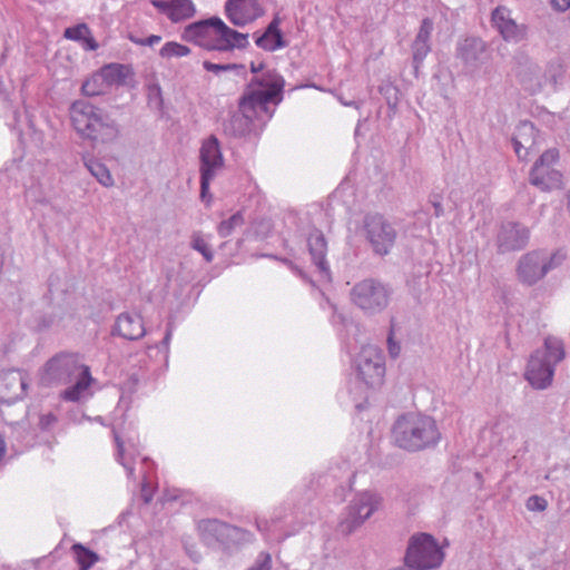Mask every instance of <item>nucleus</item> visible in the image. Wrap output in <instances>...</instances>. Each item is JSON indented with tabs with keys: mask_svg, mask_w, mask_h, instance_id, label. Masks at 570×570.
<instances>
[{
	"mask_svg": "<svg viewBox=\"0 0 570 570\" xmlns=\"http://www.w3.org/2000/svg\"><path fill=\"white\" fill-rule=\"evenodd\" d=\"M379 504V498L368 491L357 494L347 508V515L340 522V531L351 534L377 510Z\"/></svg>",
	"mask_w": 570,
	"mask_h": 570,
	"instance_id": "obj_9",
	"label": "nucleus"
},
{
	"mask_svg": "<svg viewBox=\"0 0 570 570\" xmlns=\"http://www.w3.org/2000/svg\"><path fill=\"white\" fill-rule=\"evenodd\" d=\"M86 166L101 185L106 187L114 185L112 176L102 163L98 160H89Z\"/></svg>",
	"mask_w": 570,
	"mask_h": 570,
	"instance_id": "obj_30",
	"label": "nucleus"
},
{
	"mask_svg": "<svg viewBox=\"0 0 570 570\" xmlns=\"http://www.w3.org/2000/svg\"><path fill=\"white\" fill-rule=\"evenodd\" d=\"M170 338H171V331L168 330L166 335H165V337H164V340H163V344H164V346L166 348H168V346H169Z\"/></svg>",
	"mask_w": 570,
	"mask_h": 570,
	"instance_id": "obj_50",
	"label": "nucleus"
},
{
	"mask_svg": "<svg viewBox=\"0 0 570 570\" xmlns=\"http://www.w3.org/2000/svg\"><path fill=\"white\" fill-rule=\"evenodd\" d=\"M200 195L206 197L209 184L215 177L217 170L223 168L224 158L220 150L219 141L215 136H210L203 141L200 150Z\"/></svg>",
	"mask_w": 570,
	"mask_h": 570,
	"instance_id": "obj_10",
	"label": "nucleus"
},
{
	"mask_svg": "<svg viewBox=\"0 0 570 570\" xmlns=\"http://www.w3.org/2000/svg\"><path fill=\"white\" fill-rule=\"evenodd\" d=\"M428 52L429 51H424V45L423 43L416 46V41H414L413 58H414L415 62H421L425 58Z\"/></svg>",
	"mask_w": 570,
	"mask_h": 570,
	"instance_id": "obj_44",
	"label": "nucleus"
},
{
	"mask_svg": "<svg viewBox=\"0 0 570 570\" xmlns=\"http://www.w3.org/2000/svg\"><path fill=\"white\" fill-rule=\"evenodd\" d=\"M358 379L370 387L383 384L385 364L382 352L375 346H364L356 360Z\"/></svg>",
	"mask_w": 570,
	"mask_h": 570,
	"instance_id": "obj_8",
	"label": "nucleus"
},
{
	"mask_svg": "<svg viewBox=\"0 0 570 570\" xmlns=\"http://www.w3.org/2000/svg\"><path fill=\"white\" fill-rule=\"evenodd\" d=\"M491 21L507 41H520L525 37V27L517 24L511 18V11L505 7L495 8Z\"/></svg>",
	"mask_w": 570,
	"mask_h": 570,
	"instance_id": "obj_16",
	"label": "nucleus"
},
{
	"mask_svg": "<svg viewBox=\"0 0 570 570\" xmlns=\"http://www.w3.org/2000/svg\"><path fill=\"white\" fill-rule=\"evenodd\" d=\"M263 68H264L263 63H258V65H256L254 62L250 63V71L254 73L262 71Z\"/></svg>",
	"mask_w": 570,
	"mask_h": 570,
	"instance_id": "obj_49",
	"label": "nucleus"
},
{
	"mask_svg": "<svg viewBox=\"0 0 570 570\" xmlns=\"http://www.w3.org/2000/svg\"><path fill=\"white\" fill-rule=\"evenodd\" d=\"M191 247L199 252L207 262H212L214 258L213 250L210 249L207 242L198 234H195L191 239Z\"/></svg>",
	"mask_w": 570,
	"mask_h": 570,
	"instance_id": "obj_33",
	"label": "nucleus"
},
{
	"mask_svg": "<svg viewBox=\"0 0 570 570\" xmlns=\"http://www.w3.org/2000/svg\"><path fill=\"white\" fill-rule=\"evenodd\" d=\"M444 558L443 548L432 534L416 532L409 538L403 561L410 570H435Z\"/></svg>",
	"mask_w": 570,
	"mask_h": 570,
	"instance_id": "obj_5",
	"label": "nucleus"
},
{
	"mask_svg": "<svg viewBox=\"0 0 570 570\" xmlns=\"http://www.w3.org/2000/svg\"><path fill=\"white\" fill-rule=\"evenodd\" d=\"M79 357L76 354L61 353L49 360L45 366V374L48 380H60L69 376L75 371Z\"/></svg>",
	"mask_w": 570,
	"mask_h": 570,
	"instance_id": "obj_17",
	"label": "nucleus"
},
{
	"mask_svg": "<svg viewBox=\"0 0 570 570\" xmlns=\"http://www.w3.org/2000/svg\"><path fill=\"white\" fill-rule=\"evenodd\" d=\"M203 67L205 70L218 73L219 71H229L237 68V65L235 63H227V65H218L210 61H204Z\"/></svg>",
	"mask_w": 570,
	"mask_h": 570,
	"instance_id": "obj_38",
	"label": "nucleus"
},
{
	"mask_svg": "<svg viewBox=\"0 0 570 570\" xmlns=\"http://www.w3.org/2000/svg\"><path fill=\"white\" fill-rule=\"evenodd\" d=\"M514 149L519 158H524L528 155V147L522 144L521 132L513 139Z\"/></svg>",
	"mask_w": 570,
	"mask_h": 570,
	"instance_id": "obj_41",
	"label": "nucleus"
},
{
	"mask_svg": "<svg viewBox=\"0 0 570 570\" xmlns=\"http://www.w3.org/2000/svg\"><path fill=\"white\" fill-rule=\"evenodd\" d=\"M197 529L202 541L208 547L232 550L252 541V533L243 528L232 525L218 519H203Z\"/></svg>",
	"mask_w": 570,
	"mask_h": 570,
	"instance_id": "obj_6",
	"label": "nucleus"
},
{
	"mask_svg": "<svg viewBox=\"0 0 570 570\" xmlns=\"http://www.w3.org/2000/svg\"><path fill=\"white\" fill-rule=\"evenodd\" d=\"M392 440L400 449L419 452L436 445L441 440V432L433 417L421 413H406L395 421Z\"/></svg>",
	"mask_w": 570,
	"mask_h": 570,
	"instance_id": "obj_2",
	"label": "nucleus"
},
{
	"mask_svg": "<svg viewBox=\"0 0 570 570\" xmlns=\"http://www.w3.org/2000/svg\"><path fill=\"white\" fill-rule=\"evenodd\" d=\"M108 90L106 82H104V79L98 71L88 77L81 86V92L89 97L104 95Z\"/></svg>",
	"mask_w": 570,
	"mask_h": 570,
	"instance_id": "obj_29",
	"label": "nucleus"
},
{
	"mask_svg": "<svg viewBox=\"0 0 570 570\" xmlns=\"http://www.w3.org/2000/svg\"><path fill=\"white\" fill-rule=\"evenodd\" d=\"M71 550L75 553L76 561L81 570H89L100 560L98 553L85 547L82 543L72 544Z\"/></svg>",
	"mask_w": 570,
	"mask_h": 570,
	"instance_id": "obj_27",
	"label": "nucleus"
},
{
	"mask_svg": "<svg viewBox=\"0 0 570 570\" xmlns=\"http://www.w3.org/2000/svg\"><path fill=\"white\" fill-rule=\"evenodd\" d=\"M551 4L558 11H566L570 8V0H551Z\"/></svg>",
	"mask_w": 570,
	"mask_h": 570,
	"instance_id": "obj_46",
	"label": "nucleus"
},
{
	"mask_svg": "<svg viewBox=\"0 0 570 570\" xmlns=\"http://www.w3.org/2000/svg\"><path fill=\"white\" fill-rule=\"evenodd\" d=\"M7 455V443L6 440L0 435V462L6 459Z\"/></svg>",
	"mask_w": 570,
	"mask_h": 570,
	"instance_id": "obj_47",
	"label": "nucleus"
},
{
	"mask_svg": "<svg viewBox=\"0 0 570 570\" xmlns=\"http://www.w3.org/2000/svg\"><path fill=\"white\" fill-rule=\"evenodd\" d=\"M393 335H394L393 330H391V333L387 338L389 352L393 357H396L400 354L401 348H400V345L394 342Z\"/></svg>",
	"mask_w": 570,
	"mask_h": 570,
	"instance_id": "obj_45",
	"label": "nucleus"
},
{
	"mask_svg": "<svg viewBox=\"0 0 570 570\" xmlns=\"http://www.w3.org/2000/svg\"><path fill=\"white\" fill-rule=\"evenodd\" d=\"M80 367L82 368L81 377L75 385L67 389L62 393V399L66 401H78L92 383L89 367L87 365H81Z\"/></svg>",
	"mask_w": 570,
	"mask_h": 570,
	"instance_id": "obj_25",
	"label": "nucleus"
},
{
	"mask_svg": "<svg viewBox=\"0 0 570 570\" xmlns=\"http://www.w3.org/2000/svg\"><path fill=\"white\" fill-rule=\"evenodd\" d=\"M140 497L145 504H149L154 498V487L147 472L142 473V480L140 483Z\"/></svg>",
	"mask_w": 570,
	"mask_h": 570,
	"instance_id": "obj_35",
	"label": "nucleus"
},
{
	"mask_svg": "<svg viewBox=\"0 0 570 570\" xmlns=\"http://www.w3.org/2000/svg\"><path fill=\"white\" fill-rule=\"evenodd\" d=\"M432 29H433V23H432L431 19H429V18L423 19L420 30H419V33L415 38V41H416V46L421 45V43L424 45V51H430L429 41H430L431 33H432Z\"/></svg>",
	"mask_w": 570,
	"mask_h": 570,
	"instance_id": "obj_32",
	"label": "nucleus"
},
{
	"mask_svg": "<svg viewBox=\"0 0 570 570\" xmlns=\"http://www.w3.org/2000/svg\"><path fill=\"white\" fill-rule=\"evenodd\" d=\"M525 507L529 511L542 512L547 509L548 502L544 498L533 494L528 498Z\"/></svg>",
	"mask_w": 570,
	"mask_h": 570,
	"instance_id": "obj_37",
	"label": "nucleus"
},
{
	"mask_svg": "<svg viewBox=\"0 0 570 570\" xmlns=\"http://www.w3.org/2000/svg\"><path fill=\"white\" fill-rule=\"evenodd\" d=\"M307 243H308L309 253H311L315 264L317 265V267L320 268L321 272L328 275V266L325 261V256H326V252H327V243H326V239H325L324 235L322 234V232H320V230L312 232L308 236Z\"/></svg>",
	"mask_w": 570,
	"mask_h": 570,
	"instance_id": "obj_21",
	"label": "nucleus"
},
{
	"mask_svg": "<svg viewBox=\"0 0 570 570\" xmlns=\"http://www.w3.org/2000/svg\"><path fill=\"white\" fill-rule=\"evenodd\" d=\"M70 118L73 128L83 138L105 144L118 137L117 125L105 120L101 110L89 102L75 101L70 108Z\"/></svg>",
	"mask_w": 570,
	"mask_h": 570,
	"instance_id": "obj_4",
	"label": "nucleus"
},
{
	"mask_svg": "<svg viewBox=\"0 0 570 570\" xmlns=\"http://www.w3.org/2000/svg\"><path fill=\"white\" fill-rule=\"evenodd\" d=\"M273 523H274V520L268 521L266 519H256V521H255L257 530L265 537H268V533L271 531V527Z\"/></svg>",
	"mask_w": 570,
	"mask_h": 570,
	"instance_id": "obj_42",
	"label": "nucleus"
},
{
	"mask_svg": "<svg viewBox=\"0 0 570 570\" xmlns=\"http://www.w3.org/2000/svg\"><path fill=\"white\" fill-rule=\"evenodd\" d=\"M58 414L55 412H45L39 415L38 428L41 431H51L58 424Z\"/></svg>",
	"mask_w": 570,
	"mask_h": 570,
	"instance_id": "obj_34",
	"label": "nucleus"
},
{
	"mask_svg": "<svg viewBox=\"0 0 570 570\" xmlns=\"http://www.w3.org/2000/svg\"><path fill=\"white\" fill-rule=\"evenodd\" d=\"M243 223V217L239 214L233 215L228 220L222 222L218 226V233L220 236H228L236 225Z\"/></svg>",
	"mask_w": 570,
	"mask_h": 570,
	"instance_id": "obj_36",
	"label": "nucleus"
},
{
	"mask_svg": "<svg viewBox=\"0 0 570 570\" xmlns=\"http://www.w3.org/2000/svg\"><path fill=\"white\" fill-rule=\"evenodd\" d=\"M256 45L267 51H275L285 47V41L279 30L278 18L273 19L265 32L256 39Z\"/></svg>",
	"mask_w": 570,
	"mask_h": 570,
	"instance_id": "obj_23",
	"label": "nucleus"
},
{
	"mask_svg": "<svg viewBox=\"0 0 570 570\" xmlns=\"http://www.w3.org/2000/svg\"><path fill=\"white\" fill-rule=\"evenodd\" d=\"M190 52V49L187 46H184L181 43L169 41L163 46L160 49V56L163 58H174V57H185L188 56Z\"/></svg>",
	"mask_w": 570,
	"mask_h": 570,
	"instance_id": "obj_31",
	"label": "nucleus"
},
{
	"mask_svg": "<svg viewBox=\"0 0 570 570\" xmlns=\"http://www.w3.org/2000/svg\"><path fill=\"white\" fill-rule=\"evenodd\" d=\"M98 72L106 82L108 89L114 85H122L128 78L134 76L132 69L129 66L120 63H109L101 67Z\"/></svg>",
	"mask_w": 570,
	"mask_h": 570,
	"instance_id": "obj_22",
	"label": "nucleus"
},
{
	"mask_svg": "<svg viewBox=\"0 0 570 570\" xmlns=\"http://www.w3.org/2000/svg\"><path fill=\"white\" fill-rule=\"evenodd\" d=\"M27 377L19 370L0 373V402L13 403L26 395Z\"/></svg>",
	"mask_w": 570,
	"mask_h": 570,
	"instance_id": "obj_15",
	"label": "nucleus"
},
{
	"mask_svg": "<svg viewBox=\"0 0 570 570\" xmlns=\"http://www.w3.org/2000/svg\"><path fill=\"white\" fill-rule=\"evenodd\" d=\"M528 239V229L513 223L504 225L499 235L500 248L502 250L521 249L525 246Z\"/></svg>",
	"mask_w": 570,
	"mask_h": 570,
	"instance_id": "obj_18",
	"label": "nucleus"
},
{
	"mask_svg": "<svg viewBox=\"0 0 570 570\" xmlns=\"http://www.w3.org/2000/svg\"><path fill=\"white\" fill-rule=\"evenodd\" d=\"M563 256L553 254L548 257L542 252H531L522 256L518 265V277L523 284L532 285L561 262Z\"/></svg>",
	"mask_w": 570,
	"mask_h": 570,
	"instance_id": "obj_7",
	"label": "nucleus"
},
{
	"mask_svg": "<svg viewBox=\"0 0 570 570\" xmlns=\"http://www.w3.org/2000/svg\"><path fill=\"white\" fill-rule=\"evenodd\" d=\"M285 79L275 71L254 77L239 99V110L244 117L253 119L268 111V106H277L284 96Z\"/></svg>",
	"mask_w": 570,
	"mask_h": 570,
	"instance_id": "obj_3",
	"label": "nucleus"
},
{
	"mask_svg": "<svg viewBox=\"0 0 570 570\" xmlns=\"http://www.w3.org/2000/svg\"><path fill=\"white\" fill-rule=\"evenodd\" d=\"M63 37L68 40L81 42L85 50L95 51L99 45L86 23H79L65 30Z\"/></svg>",
	"mask_w": 570,
	"mask_h": 570,
	"instance_id": "obj_24",
	"label": "nucleus"
},
{
	"mask_svg": "<svg viewBox=\"0 0 570 570\" xmlns=\"http://www.w3.org/2000/svg\"><path fill=\"white\" fill-rule=\"evenodd\" d=\"M272 559L268 553L261 554L256 562L247 570H271Z\"/></svg>",
	"mask_w": 570,
	"mask_h": 570,
	"instance_id": "obj_39",
	"label": "nucleus"
},
{
	"mask_svg": "<svg viewBox=\"0 0 570 570\" xmlns=\"http://www.w3.org/2000/svg\"><path fill=\"white\" fill-rule=\"evenodd\" d=\"M183 39L210 51H233L248 46V35L228 27L220 18L213 17L188 24Z\"/></svg>",
	"mask_w": 570,
	"mask_h": 570,
	"instance_id": "obj_1",
	"label": "nucleus"
},
{
	"mask_svg": "<svg viewBox=\"0 0 570 570\" xmlns=\"http://www.w3.org/2000/svg\"><path fill=\"white\" fill-rule=\"evenodd\" d=\"M558 160L559 151L557 149L544 151L531 170V184L542 190L557 187L561 183V174L554 168Z\"/></svg>",
	"mask_w": 570,
	"mask_h": 570,
	"instance_id": "obj_12",
	"label": "nucleus"
},
{
	"mask_svg": "<svg viewBox=\"0 0 570 570\" xmlns=\"http://www.w3.org/2000/svg\"><path fill=\"white\" fill-rule=\"evenodd\" d=\"M116 441H117V444H118L119 450H121V449H122V443H120V442H119V439H118V438L116 439Z\"/></svg>",
	"mask_w": 570,
	"mask_h": 570,
	"instance_id": "obj_52",
	"label": "nucleus"
},
{
	"mask_svg": "<svg viewBox=\"0 0 570 570\" xmlns=\"http://www.w3.org/2000/svg\"><path fill=\"white\" fill-rule=\"evenodd\" d=\"M366 235L374 250L381 255L387 254L393 247L396 233L380 215H370L365 219Z\"/></svg>",
	"mask_w": 570,
	"mask_h": 570,
	"instance_id": "obj_14",
	"label": "nucleus"
},
{
	"mask_svg": "<svg viewBox=\"0 0 570 570\" xmlns=\"http://www.w3.org/2000/svg\"><path fill=\"white\" fill-rule=\"evenodd\" d=\"M127 470V475L131 478L134 475V466L132 465H125Z\"/></svg>",
	"mask_w": 570,
	"mask_h": 570,
	"instance_id": "obj_51",
	"label": "nucleus"
},
{
	"mask_svg": "<svg viewBox=\"0 0 570 570\" xmlns=\"http://www.w3.org/2000/svg\"><path fill=\"white\" fill-rule=\"evenodd\" d=\"M351 296L358 307L372 312L382 309L389 302L386 288L373 279H364L357 283L353 287Z\"/></svg>",
	"mask_w": 570,
	"mask_h": 570,
	"instance_id": "obj_11",
	"label": "nucleus"
},
{
	"mask_svg": "<svg viewBox=\"0 0 570 570\" xmlns=\"http://www.w3.org/2000/svg\"><path fill=\"white\" fill-rule=\"evenodd\" d=\"M520 131H523L524 134L533 135V132H534V128H533V126H532V125L524 124V125L520 128Z\"/></svg>",
	"mask_w": 570,
	"mask_h": 570,
	"instance_id": "obj_48",
	"label": "nucleus"
},
{
	"mask_svg": "<svg viewBox=\"0 0 570 570\" xmlns=\"http://www.w3.org/2000/svg\"><path fill=\"white\" fill-rule=\"evenodd\" d=\"M546 355L544 363L550 366L562 361L564 358V346L563 343L557 337H548L544 342Z\"/></svg>",
	"mask_w": 570,
	"mask_h": 570,
	"instance_id": "obj_28",
	"label": "nucleus"
},
{
	"mask_svg": "<svg viewBox=\"0 0 570 570\" xmlns=\"http://www.w3.org/2000/svg\"><path fill=\"white\" fill-rule=\"evenodd\" d=\"M130 41L136 43V45H139V46H154V45H157L161 41V37L160 36H157V35H151L147 38H135L132 36L129 37Z\"/></svg>",
	"mask_w": 570,
	"mask_h": 570,
	"instance_id": "obj_40",
	"label": "nucleus"
},
{
	"mask_svg": "<svg viewBox=\"0 0 570 570\" xmlns=\"http://www.w3.org/2000/svg\"><path fill=\"white\" fill-rule=\"evenodd\" d=\"M116 332L127 340H138L145 335L141 316L124 313L118 316Z\"/></svg>",
	"mask_w": 570,
	"mask_h": 570,
	"instance_id": "obj_20",
	"label": "nucleus"
},
{
	"mask_svg": "<svg viewBox=\"0 0 570 570\" xmlns=\"http://www.w3.org/2000/svg\"><path fill=\"white\" fill-rule=\"evenodd\" d=\"M525 375L533 387L544 389L552 381L553 368L550 364L544 363L537 353L531 356Z\"/></svg>",
	"mask_w": 570,
	"mask_h": 570,
	"instance_id": "obj_19",
	"label": "nucleus"
},
{
	"mask_svg": "<svg viewBox=\"0 0 570 570\" xmlns=\"http://www.w3.org/2000/svg\"><path fill=\"white\" fill-rule=\"evenodd\" d=\"M224 13L236 27H245L265 14L263 0H227Z\"/></svg>",
	"mask_w": 570,
	"mask_h": 570,
	"instance_id": "obj_13",
	"label": "nucleus"
},
{
	"mask_svg": "<svg viewBox=\"0 0 570 570\" xmlns=\"http://www.w3.org/2000/svg\"><path fill=\"white\" fill-rule=\"evenodd\" d=\"M151 4L169 18L170 0H153Z\"/></svg>",
	"mask_w": 570,
	"mask_h": 570,
	"instance_id": "obj_43",
	"label": "nucleus"
},
{
	"mask_svg": "<svg viewBox=\"0 0 570 570\" xmlns=\"http://www.w3.org/2000/svg\"><path fill=\"white\" fill-rule=\"evenodd\" d=\"M196 13V7L191 0H170L169 20L179 22L190 19Z\"/></svg>",
	"mask_w": 570,
	"mask_h": 570,
	"instance_id": "obj_26",
	"label": "nucleus"
}]
</instances>
